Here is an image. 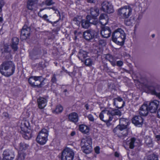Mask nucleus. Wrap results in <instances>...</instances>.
Here are the masks:
<instances>
[{"label": "nucleus", "mask_w": 160, "mask_h": 160, "mask_svg": "<svg viewBox=\"0 0 160 160\" xmlns=\"http://www.w3.org/2000/svg\"><path fill=\"white\" fill-rule=\"evenodd\" d=\"M15 68V65L12 61H5L0 66V72L2 75L9 77L14 73Z\"/></svg>", "instance_id": "1"}, {"label": "nucleus", "mask_w": 160, "mask_h": 160, "mask_svg": "<svg viewBox=\"0 0 160 160\" xmlns=\"http://www.w3.org/2000/svg\"><path fill=\"white\" fill-rule=\"evenodd\" d=\"M119 122V124L113 129L114 132L121 136L127 135L128 133L127 128L128 122V119L124 118H121L120 119Z\"/></svg>", "instance_id": "2"}, {"label": "nucleus", "mask_w": 160, "mask_h": 160, "mask_svg": "<svg viewBox=\"0 0 160 160\" xmlns=\"http://www.w3.org/2000/svg\"><path fill=\"white\" fill-rule=\"evenodd\" d=\"M112 41L117 45L122 46L126 39V34L124 31L121 28L116 30L112 34Z\"/></svg>", "instance_id": "3"}, {"label": "nucleus", "mask_w": 160, "mask_h": 160, "mask_svg": "<svg viewBox=\"0 0 160 160\" xmlns=\"http://www.w3.org/2000/svg\"><path fill=\"white\" fill-rule=\"evenodd\" d=\"M92 139L88 137L82 139L81 142V146L83 150V152L88 153L91 150L92 148Z\"/></svg>", "instance_id": "4"}, {"label": "nucleus", "mask_w": 160, "mask_h": 160, "mask_svg": "<svg viewBox=\"0 0 160 160\" xmlns=\"http://www.w3.org/2000/svg\"><path fill=\"white\" fill-rule=\"evenodd\" d=\"M132 9L130 7L125 6L122 7L118 10V14L121 18L126 19L132 14Z\"/></svg>", "instance_id": "5"}, {"label": "nucleus", "mask_w": 160, "mask_h": 160, "mask_svg": "<svg viewBox=\"0 0 160 160\" xmlns=\"http://www.w3.org/2000/svg\"><path fill=\"white\" fill-rule=\"evenodd\" d=\"M74 155L73 151L69 148L64 149L62 152L61 160H72Z\"/></svg>", "instance_id": "6"}, {"label": "nucleus", "mask_w": 160, "mask_h": 160, "mask_svg": "<svg viewBox=\"0 0 160 160\" xmlns=\"http://www.w3.org/2000/svg\"><path fill=\"white\" fill-rule=\"evenodd\" d=\"M98 34V33L97 31L92 29L87 30L83 33L84 38L88 41L96 38Z\"/></svg>", "instance_id": "7"}, {"label": "nucleus", "mask_w": 160, "mask_h": 160, "mask_svg": "<svg viewBox=\"0 0 160 160\" xmlns=\"http://www.w3.org/2000/svg\"><path fill=\"white\" fill-rule=\"evenodd\" d=\"M145 87L152 94L155 95L160 98V86L159 85L147 84L145 85Z\"/></svg>", "instance_id": "8"}, {"label": "nucleus", "mask_w": 160, "mask_h": 160, "mask_svg": "<svg viewBox=\"0 0 160 160\" xmlns=\"http://www.w3.org/2000/svg\"><path fill=\"white\" fill-rule=\"evenodd\" d=\"M99 117L102 121L106 122L107 125L113 118L112 116H110L109 111L106 110L101 112L99 115Z\"/></svg>", "instance_id": "9"}, {"label": "nucleus", "mask_w": 160, "mask_h": 160, "mask_svg": "<svg viewBox=\"0 0 160 160\" xmlns=\"http://www.w3.org/2000/svg\"><path fill=\"white\" fill-rule=\"evenodd\" d=\"M26 24V23L25 24L21 30L20 38L22 40L27 38L30 34V28Z\"/></svg>", "instance_id": "10"}, {"label": "nucleus", "mask_w": 160, "mask_h": 160, "mask_svg": "<svg viewBox=\"0 0 160 160\" xmlns=\"http://www.w3.org/2000/svg\"><path fill=\"white\" fill-rule=\"evenodd\" d=\"M101 10L108 13H112L114 10L112 5L107 1L103 2L102 4Z\"/></svg>", "instance_id": "11"}, {"label": "nucleus", "mask_w": 160, "mask_h": 160, "mask_svg": "<svg viewBox=\"0 0 160 160\" xmlns=\"http://www.w3.org/2000/svg\"><path fill=\"white\" fill-rule=\"evenodd\" d=\"M113 105L115 106L117 108H121L125 106V102L120 97L118 96L113 98Z\"/></svg>", "instance_id": "12"}, {"label": "nucleus", "mask_w": 160, "mask_h": 160, "mask_svg": "<svg viewBox=\"0 0 160 160\" xmlns=\"http://www.w3.org/2000/svg\"><path fill=\"white\" fill-rule=\"evenodd\" d=\"M132 122L136 126L140 127L142 126L143 123V120L141 116H135L132 118Z\"/></svg>", "instance_id": "13"}, {"label": "nucleus", "mask_w": 160, "mask_h": 160, "mask_svg": "<svg viewBox=\"0 0 160 160\" xmlns=\"http://www.w3.org/2000/svg\"><path fill=\"white\" fill-rule=\"evenodd\" d=\"M159 104V102L157 100H154L150 102L148 107L150 112L152 113L155 112Z\"/></svg>", "instance_id": "14"}, {"label": "nucleus", "mask_w": 160, "mask_h": 160, "mask_svg": "<svg viewBox=\"0 0 160 160\" xmlns=\"http://www.w3.org/2000/svg\"><path fill=\"white\" fill-rule=\"evenodd\" d=\"M3 156L2 160H13L14 158L13 153L8 150L4 151Z\"/></svg>", "instance_id": "15"}, {"label": "nucleus", "mask_w": 160, "mask_h": 160, "mask_svg": "<svg viewBox=\"0 0 160 160\" xmlns=\"http://www.w3.org/2000/svg\"><path fill=\"white\" fill-rule=\"evenodd\" d=\"M111 33V29L107 26H104L102 28L100 32L102 37L105 38H108L110 37Z\"/></svg>", "instance_id": "16"}, {"label": "nucleus", "mask_w": 160, "mask_h": 160, "mask_svg": "<svg viewBox=\"0 0 160 160\" xmlns=\"http://www.w3.org/2000/svg\"><path fill=\"white\" fill-rule=\"evenodd\" d=\"M149 110L146 104H143L139 110L140 115L143 116H147L148 114Z\"/></svg>", "instance_id": "17"}, {"label": "nucleus", "mask_w": 160, "mask_h": 160, "mask_svg": "<svg viewBox=\"0 0 160 160\" xmlns=\"http://www.w3.org/2000/svg\"><path fill=\"white\" fill-rule=\"evenodd\" d=\"M90 16H87L86 18L88 20H82V26L83 28L87 29L88 28L90 25V23H91L94 25H96L98 22L97 21H94L92 22H90L88 19Z\"/></svg>", "instance_id": "18"}, {"label": "nucleus", "mask_w": 160, "mask_h": 160, "mask_svg": "<svg viewBox=\"0 0 160 160\" xmlns=\"http://www.w3.org/2000/svg\"><path fill=\"white\" fill-rule=\"evenodd\" d=\"M21 128L22 131L25 133H29L30 131V127L28 122L24 121L21 124Z\"/></svg>", "instance_id": "19"}, {"label": "nucleus", "mask_w": 160, "mask_h": 160, "mask_svg": "<svg viewBox=\"0 0 160 160\" xmlns=\"http://www.w3.org/2000/svg\"><path fill=\"white\" fill-rule=\"evenodd\" d=\"M38 0H28L27 8L30 10H32L38 3Z\"/></svg>", "instance_id": "20"}, {"label": "nucleus", "mask_w": 160, "mask_h": 160, "mask_svg": "<svg viewBox=\"0 0 160 160\" xmlns=\"http://www.w3.org/2000/svg\"><path fill=\"white\" fill-rule=\"evenodd\" d=\"M68 118L70 121L74 123L77 122L78 120V115L76 112H75L69 114L68 116Z\"/></svg>", "instance_id": "21"}, {"label": "nucleus", "mask_w": 160, "mask_h": 160, "mask_svg": "<svg viewBox=\"0 0 160 160\" xmlns=\"http://www.w3.org/2000/svg\"><path fill=\"white\" fill-rule=\"evenodd\" d=\"M37 102L39 108L43 109L46 106L47 100L44 98H40L38 99Z\"/></svg>", "instance_id": "22"}, {"label": "nucleus", "mask_w": 160, "mask_h": 160, "mask_svg": "<svg viewBox=\"0 0 160 160\" xmlns=\"http://www.w3.org/2000/svg\"><path fill=\"white\" fill-rule=\"evenodd\" d=\"M127 144L129 145V148L133 149L137 145V140L135 138H132L126 142Z\"/></svg>", "instance_id": "23"}, {"label": "nucleus", "mask_w": 160, "mask_h": 160, "mask_svg": "<svg viewBox=\"0 0 160 160\" xmlns=\"http://www.w3.org/2000/svg\"><path fill=\"white\" fill-rule=\"evenodd\" d=\"M88 52L82 50H80L78 53V57L79 59L83 62V61L87 56Z\"/></svg>", "instance_id": "24"}, {"label": "nucleus", "mask_w": 160, "mask_h": 160, "mask_svg": "<svg viewBox=\"0 0 160 160\" xmlns=\"http://www.w3.org/2000/svg\"><path fill=\"white\" fill-rule=\"evenodd\" d=\"M90 14L93 18H95L99 14V10L96 7H92L90 9Z\"/></svg>", "instance_id": "25"}, {"label": "nucleus", "mask_w": 160, "mask_h": 160, "mask_svg": "<svg viewBox=\"0 0 160 160\" xmlns=\"http://www.w3.org/2000/svg\"><path fill=\"white\" fill-rule=\"evenodd\" d=\"M48 139L47 138H44L42 136L38 135L36 138L37 142L41 145H44L45 144Z\"/></svg>", "instance_id": "26"}, {"label": "nucleus", "mask_w": 160, "mask_h": 160, "mask_svg": "<svg viewBox=\"0 0 160 160\" xmlns=\"http://www.w3.org/2000/svg\"><path fill=\"white\" fill-rule=\"evenodd\" d=\"M79 130L82 133L87 134L89 132V128L87 126L82 124L80 125L79 126Z\"/></svg>", "instance_id": "27"}, {"label": "nucleus", "mask_w": 160, "mask_h": 160, "mask_svg": "<svg viewBox=\"0 0 160 160\" xmlns=\"http://www.w3.org/2000/svg\"><path fill=\"white\" fill-rule=\"evenodd\" d=\"M41 53V50L39 49H33L32 52L30 53V55L32 59H36V58L34 57L36 55H40Z\"/></svg>", "instance_id": "28"}, {"label": "nucleus", "mask_w": 160, "mask_h": 160, "mask_svg": "<svg viewBox=\"0 0 160 160\" xmlns=\"http://www.w3.org/2000/svg\"><path fill=\"white\" fill-rule=\"evenodd\" d=\"M48 131L47 129L43 128L39 132L38 135L43 137L44 138H48Z\"/></svg>", "instance_id": "29"}, {"label": "nucleus", "mask_w": 160, "mask_h": 160, "mask_svg": "<svg viewBox=\"0 0 160 160\" xmlns=\"http://www.w3.org/2000/svg\"><path fill=\"white\" fill-rule=\"evenodd\" d=\"M109 111L110 114L111 116H113L115 115L121 116V113L120 111L118 109H114L112 110L111 111L109 110Z\"/></svg>", "instance_id": "30"}, {"label": "nucleus", "mask_w": 160, "mask_h": 160, "mask_svg": "<svg viewBox=\"0 0 160 160\" xmlns=\"http://www.w3.org/2000/svg\"><path fill=\"white\" fill-rule=\"evenodd\" d=\"M34 79L35 80L34 83H37V84H34V88H38V86L40 82V81L42 80V76H34Z\"/></svg>", "instance_id": "31"}, {"label": "nucleus", "mask_w": 160, "mask_h": 160, "mask_svg": "<svg viewBox=\"0 0 160 160\" xmlns=\"http://www.w3.org/2000/svg\"><path fill=\"white\" fill-rule=\"evenodd\" d=\"M145 142L147 145H152V141L151 137L149 136H146L144 138Z\"/></svg>", "instance_id": "32"}, {"label": "nucleus", "mask_w": 160, "mask_h": 160, "mask_svg": "<svg viewBox=\"0 0 160 160\" xmlns=\"http://www.w3.org/2000/svg\"><path fill=\"white\" fill-rule=\"evenodd\" d=\"M84 64L87 66L91 67L93 65V62L92 59L88 58L85 60Z\"/></svg>", "instance_id": "33"}, {"label": "nucleus", "mask_w": 160, "mask_h": 160, "mask_svg": "<svg viewBox=\"0 0 160 160\" xmlns=\"http://www.w3.org/2000/svg\"><path fill=\"white\" fill-rule=\"evenodd\" d=\"M82 21L81 18L80 16H77L74 18L73 19V23L77 25H79L80 24Z\"/></svg>", "instance_id": "34"}, {"label": "nucleus", "mask_w": 160, "mask_h": 160, "mask_svg": "<svg viewBox=\"0 0 160 160\" xmlns=\"http://www.w3.org/2000/svg\"><path fill=\"white\" fill-rule=\"evenodd\" d=\"M63 110L62 107L60 105L57 106L55 110L53 111V112H55L56 114L58 113L61 112Z\"/></svg>", "instance_id": "35"}, {"label": "nucleus", "mask_w": 160, "mask_h": 160, "mask_svg": "<svg viewBox=\"0 0 160 160\" xmlns=\"http://www.w3.org/2000/svg\"><path fill=\"white\" fill-rule=\"evenodd\" d=\"M28 145L24 142H21L20 144L19 149L21 150H25L28 147Z\"/></svg>", "instance_id": "36"}, {"label": "nucleus", "mask_w": 160, "mask_h": 160, "mask_svg": "<svg viewBox=\"0 0 160 160\" xmlns=\"http://www.w3.org/2000/svg\"><path fill=\"white\" fill-rule=\"evenodd\" d=\"M26 155V154L23 152H19L18 158L19 160H23L25 159Z\"/></svg>", "instance_id": "37"}, {"label": "nucleus", "mask_w": 160, "mask_h": 160, "mask_svg": "<svg viewBox=\"0 0 160 160\" xmlns=\"http://www.w3.org/2000/svg\"><path fill=\"white\" fill-rule=\"evenodd\" d=\"M147 160H158V157L157 155L152 154L148 157Z\"/></svg>", "instance_id": "38"}, {"label": "nucleus", "mask_w": 160, "mask_h": 160, "mask_svg": "<svg viewBox=\"0 0 160 160\" xmlns=\"http://www.w3.org/2000/svg\"><path fill=\"white\" fill-rule=\"evenodd\" d=\"M34 76L32 77L29 78L28 79V82L34 88V84H37L36 83H34L35 80L34 79Z\"/></svg>", "instance_id": "39"}, {"label": "nucleus", "mask_w": 160, "mask_h": 160, "mask_svg": "<svg viewBox=\"0 0 160 160\" xmlns=\"http://www.w3.org/2000/svg\"><path fill=\"white\" fill-rule=\"evenodd\" d=\"M98 44L102 46H104L106 44V40L103 39H100L98 41Z\"/></svg>", "instance_id": "40"}, {"label": "nucleus", "mask_w": 160, "mask_h": 160, "mask_svg": "<svg viewBox=\"0 0 160 160\" xmlns=\"http://www.w3.org/2000/svg\"><path fill=\"white\" fill-rule=\"evenodd\" d=\"M19 39L16 37H14L12 39V44L18 45V44Z\"/></svg>", "instance_id": "41"}, {"label": "nucleus", "mask_w": 160, "mask_h": 160, "mask_svg": "<svg viewBox=\"0 0 160 160\" xmlns=\"http://www.w3.org/2000/svg\"><path fill=\"white\" fill-rule=\"evenodd\" d=\"M10 51V50H9V48L8 46L5 45L4 47V50L2 53H9Z\"/></svg>", "instance_id": "42"}, {"label": "nucleus", "mask_w": 160, "mask_h": 160, "mask_svg": "<svg viewBox=\"0 0 160 160\" xmlns=\"http://www.w3.org/2000/svg\"><path fill=\"white\" fill-rule=\"evenodd\" d=\"M104 70L107 72H109L110 71V70L108 66L107 63H104L103 66Z\"/></svg>", "instance_id": "43"}, {"label": "nucleus", "mask_w": 160, "mask_h": 160, "mask_svg": "<svg viewBox=\"0 0 160 160\" xmlns=\"http://www.w3.org/2000/svg\"><path fill=\"white\" fill-rule=\"evenodd\" d=\"M45 80V78H43L42 77V80L40 81L39 85L38 86V88H41L43 86L45 85V83L44 81Z\"/></svg>", "instance_id": "44"}, {"label": "nucleus", "mask_w": 160, "mask_h": 160, "mask_svg": "<svg viewBox=\"0 0 160 160\" xmlns=\"http://www.w3.org/2000/svg\"><path fill=\"white\" fill-rule=\"evenodd\" d=\"M55 3L52 0H46L45 1V4L47 6H50Z\"/></svg>", "instance_id": "45"}, {"label": "nucleus", "mask_w": 160, "mask_h": 160, "mask_svg": "<svg viewBox=\"0 0 160 160\" xmlns=\"http://www.w3.org/2000/svg\"><path fill=\"white\" fill-rule=\"evenodd\" d=\"M48 8L50 9V8ZM52 8L53 10L55 11V12L57 14V15L58 16L60 17V18L61 17L60 13L59 12L58 10V9L56 8V7H52V8ZM60 19V18L59 19Z\"/></svg>", "instance_id": "46"}, {"label": "nucleus", "mask_w": 160, "mask_h": 160, "mask_svg": "<svg viewBox=\"0 0 160 160\" xmlns=\"http://www.w3.org/2000/svg\"><path fill=\"white\" fill-rule=\"evenodd\" d=\"M105 58L109 62L113 59L112 56L110 54H107L105 57Z\"/></svg>", "instance_id": "47"}, {"label": "nucleus", "mask_w": 160, "mask_h": 160, "mask_svg": "<svg viewBox=\"0 0 160 160\" xmlns=\"http://www.w3.org/2000/svg\"><path fill=\"white\" fill-rule=\"evenodd\" d=\"M108 18H107V19H103L102 20H100L101 24L103 25H106L108 22Z\"/></svg>", "instance_id": "48"}, {"label": "nucleus", "mask_w": 160, "mask_h": 160, "mask_svg": "<svg viewBox=\"0 0 160 160\" xmlns=\"http://www.w3.org/2000/svg\"><path fill=\"white\" fill-rule=\"evenodd\" d=\"M57 81L56 75L54 74L52 76L51 82L52 83H56Z\"/></svg>", "instance_id": "49"}, {"label": "nucleus", "mask_w": 160, "mask_h": 160, "mask_svg": "<svg viewBox=\"0 0 160 160\" xmlns=\"http://www.w3.org/2000/svg\"><path fill=\"white\" fill-rule=\"evenodd\" d=\"M108 18L107 15L105 14H101L99 18V20H102L103 19H107V18Z\"/></svg>", "instance_id": "50"}, {"label": "nucleus", "mask_w": 160, "mask_h": 160, "mask_svg": "<svg viewBox=\"0 0 160 160\" xmlns=\"http://www.w3.org/2000/svg\"><path fill=\"white\" fill-rule=\"evenodd\" d=\"M18 45L12 44L11 47L14 52L16 51L18 49Z\"/></svg>", "instance_id": "51"}, {"label": "nucleus", "mask_w": 160, "mask_h": 160, "mask_svg": "<svg viewBox=\"0 0 160 160\" xmlns=\"http://www.w3.org/2000/svg\"><path fill=\"white\" fill-rule=\"evenodd\" d=\"M74 34H75V39H76L77 38V37L80 35H82V33L80 32H78L77 31L75 30L74 31Z\"/></svg>", "instance_id": "52"}, {"label": "nucleus", "mask_w": 160, "mask_h": 160, "mask_svg": "<svg viewBox=\"0 0 160 160\" xmlns=\"http://www.w3.org/2000/svg\"><path fill=\"white\" fill-rule=\"evenodd\" d=\"M48 16L47 15L45 14L43 16H42V18L43 19L47 21V22L51 23L52 24H53V22L50 21L48 19H47V18H48Z\"/></svg>", "instance_id": "53"}, {"label": "nucleus", "mask_w": 160, "mask_h": 160, "mask_svg": "<svg viewBox=\"0 0 160 160\" xmlns=\"http://www.w3.org/2000/svg\"><path fill=\"white\" fill-rule=\"evenodd\" d=\"M87 118L91 122H93L94 121V119L93 116L91 114H89L87 116Z\"/></svg>", "instance_id": "54"}, {"label": "nucleus", "mask_w": 160, "mask_h": 160, "mask_svg": "<svg viewBox=\"0 0 160 160\" xmlns=\"http://www.w3.org/2000/svg\"><path fill=\"white\" fill-rule=\"evenodd\" d=\"M123 62L121 60L118 61L117 62V65L118 67H121L122 65Z\"/></svg>", "instance_id": "55"}, {"label": "nucleus", "mask_w": 160, "mask_h": 160, "mask_svg": "<svg viewBox=\"0 0 160 160\" xmlns=\"http://www.w3.org/2000/svg\"><path fill=\"white\" fill-rule=\"evenodd\" d=\"M95 152L97 154H99L100 152V148L99 147H96L94 149Z\"/></svg>", "instance_id": "56"}, {"label": "nucleus", "mask_w": 160, "mask_h": 160, "mask_svg": "<svg viewBox=\"0 0 160 160\" xmlns=\"http://www.w3.org/2000/svg\"><path fill=\"white\" fill-rule=\"evenodd\" d=\"M110 62L111 63V64L113 66H114L116 65V62L114 61L113 59L111 61H110Z\"/></svg>", "instance_id": "57"}, {"label": "nucleus", "mask_w": 160, "mask_h": 160, "mask_svg": "<svg viewBox=\"0 0 160 160\" xmlns=\"http://www.w3.org/2000/svg\"><path fill=\"white\" fill-rule=\"evenodd\" d=\"M155 138L157 139V141H158L160 140V135H158L155 136Z\"/></svg>", "instance_id": "58"}, {"label": "nucleus", "mask_w": 160, "mask_h": 160, "mask_svg": "<svg viewBox=\"0 0 160 160\" xmlns=\"http://www.w3.org/2000/svg\"><path fill=\"white\" fill-rule=\"evenodd\" d=\"M157 116L158 118H160V108L158 111Z\"/></svg>", "instance_id": "59"}, {"label": "nucleus", "mask_w": 160, "mask_h": 160, "mask_svg": "<svg viewBox=\"0 0 160 160\" xmlns=\"http://www.w3.org/2000/svg\"><path fill=\"white\" fill-rule=\"evenodd\" d=\"M64 71L65 72L68 73L69 76H72V72H68L67 70H64Z\"/></svg>", "instance_id": "60"}, {"label": "nucleus", "mask_w": 160, "mask_h": 160, "mask_svg": "<svg viewBox=\"0 0 160 160\" xmlns=\"http://www.w3.org/2000/svg\"><path fill=\"white\" fill-rule=\"evenodd\" d=\"M115 156L116 157H119V154L117 152H115Z\"/></svg>", "instance_id": "61"}, {"label": "nucleus", "mask_w": 160, "mask_h": 160, "mask_svg": "<svg viewBox=\"0 0 160 160\" xmlns=\"http://www.w3.org/2000/svg\"><path fill=\"white\" fill-rule=\"evenodd\" d=\"M75 132L74 131H72L71 133V135L72 136H74L75 134Z\"/></svg>", "instance_id": "62"}, {"label": "nucleus", "mask_w": 160, "mask_h": 160, "mask_svg": "<svg viewBox=\"0 0 160 160\" xmlns=\"http://www.w3.org/2000/svg\"><path fill=\"white\" fill-rule=\"evenodd\" d=\"M85 107L86 108V109L87 110H88L89 109V105H88V104H86L85 105Z\"/></svg>", "instance_id": "63"}, {"label": "nucleus", "mask_w": 160, "mask_h": 160, "mask_svg": "<svg viewBox=\"0 0 160 160\" xmlns=\"http://www.w3.org/2000/svg\"><path fill=\"white\" fill-rule=\"evenodd\" d=\"M95 0H88V2L90 3H93L94 2Z\"/></svg>", "instance_id": "64"}]
</instances>
